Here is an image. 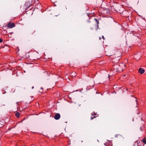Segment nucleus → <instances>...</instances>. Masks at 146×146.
Masks as SVG:
<instances>
[{
	"mask_svg": "<svg viewBox=\"0 0 146 146\" xmlns=\"http://www.w3.org/2000/svg\"><path fill=\"white\" fill-rule=\"evenodd\" d=\"M95 117H91V119H92L93 118H95Z\"/></svg>",
	"mask_w": 146,
	"mask_h": 146,
	"instance_id": "6e6552de",
	"label": "nucleus"
},
{
	"mask_svg": "<svg viewBox=\"0 0 146 146\" xmlns=\"http://www.w3.org/2000/svg\"><path fill=\"white\" fill-rule=\"evenodd\" d=\"M41 89H42V88H41Z\"/></svg>",
	"mask_w": 146,
	"mask_h": 146,
	"instance_id": "dca6fc26",
	"label": "nucleus"
},
{
	"mask_svg": "<svg viewBox=\"0 0 146 146\" xmlns=\"http://www.w3.org/2000/svg\"><path fill=\"white\" fill-rule=\"evenodd\" d=\"M78 106H81V104H78Z\"/></svg>",
	"mask_w": 146,
	"mask_h": 146,
	"instance_id": "9b49d317",
	"label": "nucleus"
},
{
	"mask_svg": "<svg viewBox=\"0 0 146 146\" xmlns=\"http://www.w3.org/2000/svg\"><path fill=\"white\" fill-rule=\"evenodd\" d=\"M131 96H132V97L133 96L132 95H131Z\"/></svg>",
	"mask_w": 146,
	"mask_h": 146,
	"instance_id": "4468645a",
	"label": "nucleus"
},
{
	"mask_svg": "<svg viewBox=\"0 0 146 146\" xmlns=\"http://www.w3.org/2000/svg\"><path fill=\"white\" fill-rule=\"evenodd\" d=\"M73 74V73H72V74Z\"/></svg>",
	"mask_w": 146,
	"mask_h": 146,
	"instance_id": "2eb2a0df",
	"label": "nucleus"
},
{
	"mask_svg": "<svg viewBox=\"0 0 146 146\" xmlns=\"http://www.w3.org/2000/svg\"><path fill=\"white\" fill-rule=\"evenodd\" d=\"M135 101H136V102H137V100L136 99V100H135Z\"/></svg>",
	"mask_w": 146,
	"mask_h": 146,
	"instance_id": "9d476101",
	"label": "nucleus"
},
{
	"mask_svg": "<svg viewBox=\"0 0 146 146\" xmlns=\"http://www.w3.org/2000/svg\"><path fill=\"white\" fill-rule=\"evenodd\" d=\"M143 142L144 143H145V144L146 143V142H145V141H143Z\"/></svg>",
	"mask_w": 146,
	"mask_h": 146,
	"instance_id": "1a4fd4ad",
	"label": "nucleus"
},
{
	"mask_svg": "<svg viewBox=\"0 0 146 146\" xmlns=\"http://www.w3.org/2000/svg\"><path fill=\"white\" fill-rule=\"evenodd\" d=\"M34 88V86H33V87H32V89H33V88Z\"/></svg>",
	"mask_w": 146,
	"mask_h": 146,
	"instance_id": "f8f14e48",
	"label": "nucleus"
},
{
	"mask_svg": "<svg viewBox=\"0 0 146 146\" xmlns=\"http://www.w3.org/2000/svg\"><path fill=\"white\" fill-rule=\"evenodd\" d=\"M125 64H122L120 66H115L114 67V69L115 70V69H116L115 71H118L119 69L122 70L125 69Z\"/></svg>",
	"mask_w": 146,
	"mask_h": 146,
	"instance_id": "f257e3e1",
	"label": "nucleus"
},
{
	"mask_svg": "<svg viewBox=\"0 0 146 146\" xmlns=\"http://www.w3.org/2000/svg\"><path fill=\"white\" fill-rule=\"evenodd\" d=\"M8 28H12L15 27V24L14 23H9L7 25Z\"/></svg>",
	"mask_w": 146,
	"mask_h": 146,
	"instance_id": "f03ea898",
	"label": "nucleus"
},
{
	"mask_svg": "<svg viewBox=\"0 0 146 146\" xmlns=\"http://www.w3.org/2000/svg\"><path fill=\"white\" fill-rule=\"evenodd\" d=\"M102 37H103V38L104 39V36H102Z\"/></svg>",
	"mask_w": 146,
	"mask_h": 146,
	"instance_id": "ddd939ff",
	"label": "nucleus"
},
{
	"mask_svg": "<svg viewBox=\"0 0 146 146\" xmlns=\"http://www.w3.org/2000/svg\"><path fill=\"white\" fill-rule=\"evenodd\" d=\"M2 42L3 40L1 38H0V43Z\"/></svg>",
	"mask_w": 146,
	"mask_h": 146,
	"instance_id": "0eeeda50",
	"label": "nucleus"
},
{
	"mask_svg": "<svg viewBox=\"0 0 146 146\" xmlns=\"http://www.w3.org/2000/svg\"><path fill=\"white\" fill-rule=\"evenodd\" d=\"M119 136L122 137V136L121 135H120L119 134L117 135H115V137H118Z\"/></svg>",
	"mask_w": 146,
	"mask_h": 146,
	"instance_id": "423d86ee",
	"label": "nucleus"
},
{
	"mask_svg": "<svg viewBox=\"0 0 146 146\" xmlns=\"http://www.w3.org/2000/svg\"><path fill=\"white\" fill-rule=\"evenodd\" d=\"M15 115L17 117H19L20 115V113L19 112H17L16 113Z\"/></svg>",
	"mask_w": 146,
	"mask_h": 146,
	"instance_id": "39448f33",
	"label": "nucleus"
},
{
	"mask_svg": "<svg viewBox=\"0 0 146 146\" xmlns=\"http://www.w3.org/2000/svg\"><path fill=\"white\" fill-rule=\"evenodd\" d=\"M60 117V115L58 113L56 114L54 116V118L56 119H58Z\"/></svg>",
	"mask_w": 146,
	"mask_h": 146,
	"instance_id": "7ed1b4c3",
	"label": "nucleus"
},
{
	"mask_svg": "<svg viewBox=\"0 0 146 146\" xmlns=\"http://www.w3.org/2000/svg\"><path fill=\"white\" fill-rule=\"evenodd\" d=\"M139 72L140 74H142L145 72V70L142 68H140L139 70Z\"/></svg>",
	"mask_w": 146,
	"mask_h": 146,
	"instance_id": "20e7f679",
	"label": "nucleus"
}]
</instances>
